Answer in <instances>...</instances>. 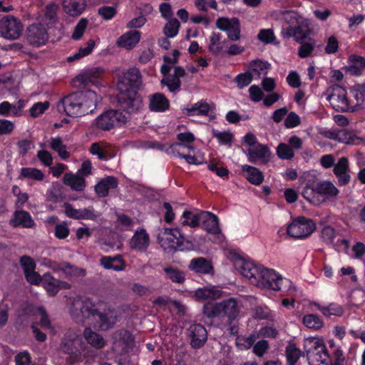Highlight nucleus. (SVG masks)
Listing matches in <instances>:
<instances>
[{"mask_svg":"<svg viewBox=\"0 0 365 365\" xmlns=\"http://www.w3.org/2000/svg\"><path fill=\"white\" fill-rule=\"evenodd\" d=\"M215 109V105L212 103H208L201 101L192 106L191 108L185 109L187 115H205L209 116L210 119L215 118V115H211Z\"/></svg>","mask_w":365,"mask_h":365,"instance_id":"obj_22","label":"nucleus"},{"mask_svg":"<svg viewBox=\"0 0 365 365\" xmlns=\"http://www.w3.org/2000/svg\"><path fill=\"white\" fill-rule=\"evenodd\" d=\"M215 26L226 32L230 40L236 41L240 38V23L237 18L220 17L216 20Z\"/></svg>","mask_w":365,"mask_h":365,"instance_id":"obj_13","label":"nucleus"},{"mask_svg":"<svg viewBox=\"0 0 365 365\" xmlns=\"http://www.w3.org/2000/svg\"><path fill=\"white\" fill-rule=\"evenodd\" d=\"M86 0H63V6L66 13L72 16L80 15L85 9Z\"/></svg>","mask_w":365,"mask_h":365,"instance_id":"obj_29","label":"nucleus"},{"mask_svg":"<svg viewBox=\"0 0 365 365\" xmlns=\"http://www.w3.org/2000/svg\"><path fill=\"white\" fill-rule=\"evenodd\" d=\"M257 280L258 282L255 285L260 288L271 289L274 291H284L288 287L287 291L290 292L291 294L295 292V287L292 286V283L289 279L283 278L272 269L262 267Z\"/></svg>","mask_w":365,"mask_h":365,"instance_id":"obj_4","label":"nucleus"},{"mask_svg":"<svg viewBox=\"0 0 365 365\" xmlns=\"http://www.w3.org/2000/svg\"><path fill=\"white\" fill-rule=\"evenodd\" d=\"M83 335L88 344L96 349H102L106 344V340L99 334L93 331L90 328H86Z\"/></svg>","mask_w":365,"mask_h":365,"instance_id":"obj_36","label":"nucleus"},{"mask_svg":"<svg viewBox=\"0 0 365 365\" xmlns=\"http://www.w3.org/2000/svg\"><path fill=\"white\" fill-rule=\"evenodd\" d=\"M241 309L240 301L234 297L217 302H207L204 304L203 314L210 319H217L230 325L239 317Z\"/></svg>","mask_w":365,"mask_h":365,"instance_id":"obj_3","label":"nucleus"},{"mask_svg":"<svg viewBox=\"0 0 365 365\" xmlns=\"http://www.w3.org/2000/svg\"><path fill=\"white\" fill-rule=\"evenodd\" d=\"M242 170L246 173V178L252 184L258 185L263 182L264 175L258 168L244 165L242 166Z\"/></svg>","mask_w":365,"mask_h":365,"instance_id":"obj_34","label":"nucleus"},{"mask_svg":"<svg viewBox=\"0 0 365 365\" xmlns=\"http://www.w3.org/2000/svg\"><path fill=\"white\" fill-rule=\"evenodd\" d=\"M202 224V228L207 232L215 235L219 242L222 241L223 235L219 227V221L217 217L210 212L201 211L197 215V226Z\"/></svg>","mask_w":365,"mask_h":365,"instance_id":"obj_14","label":"nucleus"},{"mask_svg":"<svg viewBox=\"0 0 365 365\" xmlns=\"http://www.w3.org/2000/svg\"><path fill=\"white\" fill-rule=\"evenodd\" d=\"M101 264L107 269L121 271L125 268V262L121 256L103 257L101 259Z\"/></svg>","mask_w":365,"mask_h":365,"instance_id":"obj_35","label":"nucleus"},{"mask_svg":"<svg viewBox=\"0 0 365 365\" xmlns=\"http://www.w3.org/2000/svg\"><path fill=\"white\" fill-rule=\"evenodd\" d=\"M314 306L326 317L341 316L344 312L341 307L336 304H330L327 307H323L318 303H314Z\"/></svg>","mask_w":365,"mask_h":365,"instance_id":"obj_44","label":"nucleus"},{"mask_svg":"<svg viewBox=\"0 0 365 365\" xmlns=\"http://www.w3.org/2000/svg\"><path fill=\"white\" fill-rule=\"evenodd\" d=\"M187 336L190 339V346L195 349L202 347L207 339V330L200 324L191 325L187 329Z\"/></svg>","mask_w":365,"mask_h":365,"instance_id":"obj_16","label":"nucleus"},{"mask_svg":"<svg viewBox=\"0 0 365 365\" xmlns=\"http://www.w3.org/2000/svg\"><path fill=\"white\" fill-rule=\"evenodd\" d=\"M270 155L271 153L268 147L262 144H257L247 150L248 159L252 163L259 162L266 164L269 161Z\"/></svg>","mask_w":365,"mask_h":365,"instance_id":"obj_20","label":"nucleus"},{"mask_svg":"<svg viewBox=\"0 0 365 365\" xmlns=\"http://www.w3.org/2000/svg\"><path fill=\"white\" fill-rule=\"evenodd\" d=\"M186 75L185 69L181 66H175L173 74L167 75L160 81L162 86L168 87V91L174 94L180 91L181 87L180 78Z\"/></svg>","mask_w":365,"mask_h":365,"instance_id":"obj_17","label":"nucleus"},{"mask_svg":"<svg viewBox=\"0 0 365 365\" xmlns=\"http://www.w3.org/2000/svg\"><path fill=\"white\" fill-rule=\"evenodd\" d=\"M235 265L241 274L247 278L251 284L255 285L258 282L257 279L262 266L256 265L252 262L243 259L237 261Z\"/></svg>","mask_w":365,"mask_h":365,"instance_id":"obj_15","label":"nucleus"},{"mask_svg":"<svg viewBox=\"0 0 365 365\" xmlns=\"http://www.w3.org/2000/svg\"><path fill=\"white\" fill-rule=\"evenodd\" d=\"M255 341L256 336L255 334H250L247 336H239L236 339V344L243 349H248L254 344Z\"/></svg>","mask_w":365,"mask_h":365,"instance_id":"obj_58","label":"nucleus"},{"mask_svg":"<svg viewBox=\"0 0 365 365\" xmlns=\"http://www.w3.org/2000/svg\"><path fill=\"white\" fill-rule=\"evenodd\" d=\"M294 40L301 43L309 35V29L306 25H298L294 26Z\"/></svg>","mask_w":365,"mask_h":365,"instance_id":"obj_57","label":"nucleus"},{"mask_svg":"<svg viewBox=\"0 0 365 365\" xmlns=\"http://www.w3.org/2000/svg\"><path fill=\"white\" fill-rule=\"evenodd\" d=\"M351 93L356 101L355 104H352L355 106V111L359 108H362L365 106V86L357 85L351 89Z\"/></svg>","mask_w":365,"mask_h":365,"instance_id":"obj_41","label":"nucleus"},{"mask_svg":"<svg viewBox=\"0 0 365 365\" xmlns=\"http://www.w3.org/2000/svg\"><path fill=\"white\" fill-rule=\"evenodd\" d=\"M222 35L220 33L212 32L210 36L208 50L214 55H218L222 51V44L226 41H221Z\"/></svg>","mask_w":365,"mask_h":365,"instance_id":"obj_42","label":"nucleus"},{"mask_svg":"<svg viewBox=\"0 0 365 365\" xmlns=\"http://www.w3.org/2000/svg\"><path fill=\"white\" fill-rule=\"evenodd\" d=\"M19 178L42 181L45 178V175L41 170L35 168H23L21 170Z\"/></svg>","mask_w":365,"mask_h":365,"instance_id":"obj_43","label":"nucleus"},{"mask_svg":"<svg viewBox=\"0 0 365 365\" xmlns=\"http://www.w3.org/2000/svg\"><path fill=\"white\" fill-rule=\"evenodd\" d=\"M269 66L267 62L261 60H255L250 63V68L259 76L261 74H266L267 71L269 68Z\"/></svg>","mask_w":365,"mask_h":365,"instance_id":"obj_52","label":"nucleus"},{"mask_svg":"<svg viewBox=\"0 0 365 365\" xmlns=\"http://www.w3.org/2000/svg\"><path fill=\"white\" fill-rule=\"evenodd\" d=\"M213 135L218 140L219 143L223 145H231L233 140V135L230 131L212 130Z\"/></svg>","mask_w":365,"mask_h":365,"instance_id":"obj_55","label":"nucleus"},{"mask_svg":"<svg viewBox=\"0 0 365 365\" xmlns=\"http://www.w3.org/2000/svg\"><path fill=\"white\" fill-rule=\"evenodd\" d=\"M314 230L315 225L312 220L299 217L288 225L287 232L294 238H305L309 236Z\"/></svg>","mask_w":365,"mask_h":365,"instance_id":"obj_12","label":"nucleus"},{"mask_svg":"<svg viewBox=\"0 0 365 365\" xmlns=\"http://www.w3.org/2000/svg\"><path fill=\"white\" fill-rule=\"evenodd\" d=\"M62 270L67 274L71 276H85L86 271L71 264L65 262L63 264Z\"/></svg>","mask_w":365,"mask_h":365,"instance_id":"obj_63","label":"nucleus"},{"mask_svg":"<svg viewBox=\"0 0 365 365\" xmlns=\"http://www.w3.org/2000/svg\"><path fill=\"white\" fill-rule=\"evenodd\" d=\"M304 324L309 329L318 330L323 327V322L317 314H306L303 317Z\"/></svg>","mask_w":365,"mask_h":365,"instance_id":"obj_46","label":"nucleus"},{"mask_svg":"<svg viewBox=\"0 0 365 365\" xmlns=\"http://www.w3.org/2000/svg\"><path fill=\"white\" fill-rule=\"evenodd\" d=\"M365 68V58L360 56L351 55L349 58V65L345 67L346 71L354 76H359Z\"/></svg>","mask_w":365,"mask_h":365,"instance_id":"obj_30","label":"nucleus"},{"mask_svg":"<svg viewBox=\"0 0 365 365\" xmlns=\"http://www.w3.org/2000/svg\"><path fill=\"white\" fill-rule=\"evenodd\" d=\"M120 107L127 113H135L142 109L143 100L135 89L121 88L117 96Z\"/></svg>","mask_w":365,"mask_h":365,"instance_id":"obj_8","label":"nucleus"},{"mask_svg":"<svg viewBox=\"0 0 365 365\" xmlns=\"http://www.w3.org/2000/svg\"><path fill=\"white\" fill-rule=\"evenodd\" d=\"M23 30L21 20L12 15L5 16L0 20V34L5 39H18Z\"/></svg>","mask_w":365,"mask_h":365,"instance_id":"obj_11","label":"nucleus"},{"mask_svg":"<svg viewBox=\"0 0 365 365\" xmlns=\"http://www.w3.org/2000/svg\"><path fill=\"white\" fill-rule=\"evenodd\" d=\"M113 342L115 345L128 346L131 341V335L125 329H120L113 334Z\"/></svg>","mask_w":365,"mask_h":365,"instance_id":"obj_47","label":"nucleus"},{"mask_svg":"<svg viewBox=\"0 0 365 365\" xmlns=\"http://www.w3.org/2000/svg\"><path fill=\"white\" fill-rule=\"evenodd\" d=\"M60 348L63 352L69 355L71 364L82 361V341L76 334H66L62 339Z\"/></svg>","mask_w":365,"mask_h":365,"instance_id":"obj_9","label":"nucleus"},{"mask_svg":"<svg viewBox=\"0 0 365 365\" xmlns=\"http://www.w3.org/2000/svg\"><path fill=\"white\" fill-rule=\"evenodd\" d=\"M336 237V232L334 227L330 225L324 227L321 230L320 237L326 244H332Z\"/></svg>","mask_w":365,"mask_h":365,"instance_id":"obj_53","label":"nucleus"},{"mask_svg":"<svg viewBox=\"0 0 365 365\" xmlns=\"http://www.w3.org/2000/svg\"><path fill=\"white\" fill-rule=\"evenodd\" d=\"M315 182L307 185L302 192V196L311 204L319 205L324 203V200L317 192Z\"/></svg>","mask_w":365,"mask_h":365,"instance_id":"obj_33","label":"nucleus"},{"mask_svg":"<svg viewBox=\"0 0 365 365\" xmlns=\"http://www.w3.org/2000/svg\"><path fill=\"white\" fill-rule=\"evenodd\" d=\"M62 189L60 184H53L48 195V200L54 202L60 201L63 198Z\"/></svg>","mask_w":365,"mask_h":365,"instance_id":"obj_61","label":"nucleus"},{"mask_svg":"<svg viewBox=\"0 0 365 365\" xmlns=\"http://www.w3.org/2000/svg\"><path fill=\"white\" fill-rule=\"evenodd\" d=\"M188 267L190 269L200 274H209L213 269L211 262L203 257L192 259Z\"/></svg>","mask_w":365,"mask_h":365,"instance_id":"obj_32","label":"nucleus"},{"mask_svg":"<svg viewBox=\"0 0 365 365\" xmlns=\"http://www.w3.org/2000/svg\"><path fill=\"white\" fill-rule=\"evenodd\" d=\"M166 277L173 282L181 284L185 281V274L183 272L173 267H166L164 269Z\"/></svg>","mask_w":365,"mask_h":365,"instance_id":"obj_49","label":"nucleus"},{"mask_svg":"<svg viewBox=\"0 0 365 365\" xmlns=\"http://www.w3.org/2000/svg\"><path fill=\"white\" fill-rule=\"evenodd\" d=\"M331 106L339 112H354L355 106L347 98L346 89L339 85L329 86L324 93Z\"/></svg>","mask_w":365,"mask_h":365,"instance_id":"obj_6","label":"nucleus"},{"mask_svg":"<svg viewBox=\"0 0 365 365\" xmlns=\"http://www.w3.org/2000/svg\"><path fill=\"white\" fill-rule=\"evenodd\" d=\"M348 159L345 157L339 158L337 163L334 165V173L338 178L340 185H346L349 182L350 175L348 173Z\"/></svg>","mask_w":365,"mask_h":365,"instance_id":"obj_24","label":"nucleus"},{"mask_svg":"<svg viewBox=\"0 0 365 365\" xmlns=\"http://www.w3.org/2000/svg\"><path fill=\"white\" fill-rule=\"evenodd\" d=\"M100 100L101 98L91 90L84 93H73L58 103L57 109L58 112L66 113L69 116L78 117L93 112Z\"/></svg>","mask_w":365,"mask_h":365,"instance_id":"obj_2","label":"nucleus"},{"mask_svg":"<svg viewBox=\"0 0 365 365\" xmlns=\"http://www.w3.org/2000/svg\"><path fill=\"white\" fill-rule=\"evenodd\" d=\"M14 226L21 225L24 227L30 228L34 225V222L32 220L29 212L26 211H17L14 214L13 220Z\"/></svg>","mask_w":365,"mask_h":365,"instance_id":"obj_39","label":"nucleus"},{"mask_svg":"<svg viewBox=\"0 0 365 365\" xmlns=\"http://www.w3.org/2000/svg\"><path fill=\"white\" fill-rule=\"evenodd\" d=\"M128 117L118 110H110L100 115L94 121L95 126L102 130H109L126 123Z\"/></svg>","mask_w":365,"mask_h":365,"instance_id":"obj_10","label":"nucleus"},{"mask_svg":"<svg viewBox=\"0 0 365 365\" xmlns=\"http://www.w3.org/2000/svg\"><path fill=\"white\" fill-rule=\"evenodd\" d=\"M302 355V351L294 344H289L286 348V356L288 365H295Z\"/></svg>","mask_w":365,"mask_h":365,"instance_id":"obj_45","label":"nucleus"},{"mask_svg":"<svg viewBox=\"0 0 365 365\" xmlns=\"http://www.w3.org/2000/svg\"><path fill=\"white\" fill-rule=\"evenodd\" d=\"M277 155L280 159L292 160L294 156V152L288 144L282 143L277 147Z\"/></svg>","mask_w":365,"mask_h":365,"instance_id":"obj_50","label":"nucleus"},{"mask_svg":"<svg viewBox=\"0 0 365 365\" xmlns=\"http://www.w3.org/2000/svg\"><path fill=\"white\" fill-rule=\"evenodd\" d=\"M71 314L76 322L84 323L86 319H91L96 327L104 331L113 328L117 322V316L113 310L99 312L89 298L76 300L72 304Z\"/></svg>","mask_w":365,"mask_h":365,"instance_id":"obj_1","label":"nucleus"},{"mask_svg":"<svg viewBox=\"0 0 365 365\" xmlns=\"http://www.w3.org/2000/svg\"><path fill=\"white\" fill-rule=\"evenodd\" d=\"M103 70L101 68H94L86 71L82 75L78 76L76 78V81L84 85H88L89 83H95L98 80Z\"/></svg>","mask_w":365,"mask_h":365,"instance_id":"obj_38","label":"nucleus"},{"mask_svg":"<svg viewBox=\"0 0 365 365\" xmlns=\"http://www.w3.org/2000/svg\"><path fill=\"white\" fill-rule=\"evenodd\" d=\"M195 5L198 10L207 11L210 8L217 10V4L215 0H195Z\"/></svg>","mask_w":365,"mask_h":365,"instance_id":"obj_60","label":"nucleus"},{"mask_svg":"<svg viewBox=\"0 0 365 365\" xmlns=\"http://www.w3.org/2000/svg\"><path fill=\"white\" fill-rule=\"evenodd\" d=\"M185 240L179 228H163L158 235V241L165 251L172 252L180 247Z\"/></svg>","mask_w":365,"mask_h":365,"instance_id":"obj_7","label":"nucleus"},{"mask_svg":"<svg viewBox=\"0 0 365 365\" xmlns=\"http://www.w3.org/2000/svg\"><path fill=\"white\" fill-rule=\"evenodd\" d=\"M10 114L14 115H19V109H17L16 106L11 104L7 101L0 103V115L9 116Z\"/></svg>","mask_w":365,"mask_h":365,"instance_id":"obj_56","label":"nucleus"},{"mask_svg":"<svg viewBox=\"0 0 365 365\" xmlns=\"http://www.w3.org/2000/svg\"><path fill=\"white\" fill-rule=\"evenodd\" d=\"M180 24L177 19H170L165 25L164 34L168 38H173L178 34Z\"/></svg>","mask_w":365,"mask_h":365,"instance_id":"obj_48","label":"nucleus"},{"mask_svg":"<svg viewBox=\"0 0 365 365\" xmlns=\"http://www.w3.org/2000/svg\"><path fill=\"white\" fill-rule=\"evenodd\" d=\"M118 187V180L113 176H108L102 179L96 186L95 191L99 197H106L110 189Z\"/></svg>","mask_w":365,"mask_h":365,"instance_id":"obj_28","label":"nucleus"},{"mask_svg":"<svg viewBox=\"0 0 365 365\" xmlns=\"http://www.w3.org/2000/svg\"><path fill=\"white\" fill-rule=\"evenodd\" d=\"M257 37L259 41L265 43H271L275 39L274 31L271 29L260 30Z\"/></svg>","mask_w":365,"mask_h":365,"instance_id":"obj_64","label":"nucleus"},{"mask_svg":"<svg viewBox=\"0 0 365 365\" xmlns=\"http://www.w3.org/2000/svg\"><path fill=\"white\" fill-rule=\"evenodd\" d=\"M63 183L69 186L71 190L81 192L84 190L86 183L83 177L79 174L66 173L63 178Z\"/></svg>","mask_w":365,"mask_h":365,"instance_id":"obj_26","label":"nucleus"},{"mask_svg":"<svg viewBox=\"0 0 365 365\" xmlns=\"http://www.w3.org/2000/svg\"><path fill=\"white\" fill-rule=\"evenodd\" d=\"M338 141L345 144L359 145L362 143V139L352 131L341 129L339 130Z\"/></svg>","mask_w":365,"mask_h":365,"instance_id":"obj_40","label":"nucleus"},{"mask_svg":"<svg viewBox=\"0 0 365 365\" xmlns=\"http://www.w3.org/2000/svg\"><path fill=\"white\" fill-rule=\"evenodd\" d=\"M87 26V19H81L74 28L72 38L74 40H79L83 36Z\"/></svg>","mask_w":365,"mask_h":365,"instance_id":"obj_59","label":"nucleus"},{"mask_svg":"<svg viewBox=\"0 0 365 365\" xmlns=\"http://www.w3.org/2000/svg\"><path fill=\"white\" fill-rule=\"evenodd\" d=\"M142 85V76L140 71L136 68H131L123 73L122 81L118 83V90L121 88L128 89H138Z\"/></svg>","mask_w":365,"mask_h":365,"instance_id":"obj_19","label":"nucleus"},{"mask_svg":"<svg viewBox=\"0 0 365 365\" xmlns=\"http://www.w3.org/2000/svg\"><path fill=\"white\" fill-rule=\"evenodd\" d=\"M140 33L136 30H131L123 34L117 41V44L126 49L133 48L140 39Z\"/></svg>","mask_w":365,"mask_h":365,"instance_id":"obj_27","label":"nucleus"},{"mask_svg":"<svg viewBox=\"0 0 365 365\" xmlns=\"http://www.w3.org/2000/svg\"><path fill=\"white\" fill-rule=\"evenodd\" d=\"M50 103L48 101L38 102L34 103L29 110L31 117L37 118L49 108Z\"/></svg>","mask_w":365,"mask_h":365,"instance_id":"obj_54","label":"nucleus"},{"mask_svg":"<svg viewBox=\"0 0 365 365\" xmlns=\"http://www.w3.org/2000/svg\"><path fill=\"white\" fill-rule=\"evenodd\" d=\"M221 296V292L214 287H205L199 288L195 292V297L198 299L202 300H214Z\"/></svg>","mask_w":365,"mask_h":365,"instance_id":"obj_37","label":"nucleus"},{"mask_svg":"<svg viewBox=\"0 0 365 365\" xmlns=\"http://www.w3.org/2000/svg\"><path fill=\"white\" fill-rule=\"evenodd\" d=\"M42 285L51 295L56 294L60 289L71 288L70 284L66 282L55 279L50 274H45L42 277Z\"/></svg>","mask_w":365,"mask_h":365,"instance_id":"obj_21","label":"nucleus"},{"mask_svg":"<svg viewBox=\"0 0 365 365\" xmlns=\"http://www.w3.org/2000/svg\"><path fill=\"white\" fill-rule=\"evenodd\" d=\"M317 192L324 200V202L329 198L338 195L339 191L330 181H321L315 182Z\"/></svg>","mask_w":365,"mask_h":365,"instance_id":"obj_25","label":"nucleus"},{"mask_svg":"<svg viewBox=\"0 0 365 365\" xmlns=\"http://www.w3.org/2000/svg\"><path fill=\"white\" fill-rule=\"evenodd\" d=\"M150 244V237L145 229L137 230L130 240V247L136 250L144 251Z\"/></svg>","mask_w":365,"mask_h":365,"instance_id":"obj_23","label":"nucleus"},{"mask_svg":"<svg viewBox=\"0 0 365 365\" xmlns=\"http://www.w3.org/2000/svg\"><path fill=\"white\" fill-rule=\"evenodd\" d=\"M253 76L250 73H241L237 76L235 81L237 83V87L240 89L248 86L252 81Z\"/></svg>","mask_w":365,"mask_h":365,"instance_id":"obj_62","label":"nucleus"},{"mask_svg":"<svg viewBox=\"0 0 365 365\" xmlns=\"http://www.w3.org/2000/svg\"><path fill=\"white\" fill-rule=\"evenodd\" d=\"M149 108L155 112L165 111L169 108V101L163 93H155L150 97Z\"/></svg>","mask_w":365,"mask_h":365,"instance_id":"obj_31","label":"nucleus"},{"mask_svg":"<svg viewBox=\"0 0 365 365\" xmlns=\"http://www.w3.org/2000/svg\"><path fill=\"white\" fill-rule=\"evenodd\" d=\"M95 46V41L93 39H90L87 42V46L84 48H80L78 51L68 58V61H73L78 60L82 57H84L91 53L93 48Z\"/></svg>","mask_w":365,"mask_h":365,"instance_id":"obj_51","label":"nucleus"},{"mask_svg":"<svg viewBox=\"0 0 365 365\" xmlns=\"http://www.w3.org/2000/svg\"><path fill=\"white\" fill-rule=\"evenodd\" d=\"M304 349L309 365H329L331 359L328 350L322 339L309 337L304 339Z\"/></svg>","mask_w":365,"mask_h":365,"instance_id":"obj_5","label":"nucleus"},{"mask_svg":"<svg viewBox=\"0 0 365 365\" xmlns=\"http://www.w3.org/2000/svg\"><path fill=\"white\" fill-rule=\"evenodd\" d=\"M27 41L34 46H40L46 43L48 36L45 28L40 24L30 25L26 29Z\"/></svg>","mask_w":365,"mask_h":365,"instance_id":"obj_18","label":"nucleus"}]
</instances>
